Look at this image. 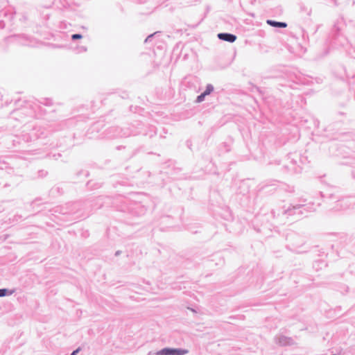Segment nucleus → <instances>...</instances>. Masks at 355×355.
<instances>
[{"label":"nucleus","instance_id":"nucleus-1","mask_svg":"<svg viewBox=\"0 0 355 355\" xmlns=\"http://www.w3.org/2000/svg\"><path fill=\"white\" fill-rule=\"evenodd\" d=\"M189 350L182 348L165 347L157 352H149L147 355H184Z\"/></svg>","mask_w":355,"mask_h":355},{"label":"nucleus","instance_id":"nucleus-2","mask_svg":"<svg viewBox=\"0 0 355 355\" xmlns=\"http://www.w3.org/2000/svg\"><path fill=\"white\" fill-rule=\"evenodd\" d=\"M304 211H307L305 205H297L295 206L288 207L287 209L284 210L283 214H288V216L297 214L299 216H301L304 214Z\"/></svg>","mask_w":355,"mask_h":355},{"label":"nucleus","instance_id":"nucleus-3","mask_svg":"<svg viewBox=\"0 0 355 355\" xmlns=\"http://www.w3.org/2000/svg\"><path fill=\"white\" fill-rule=\"evenodd\" d=\"M287 239L294 249L301 247L304 243V239L295 234H290L288 236Z\"/></svg>","mask_w":355,"mask_h":355},{"label":"nucleus","instance_id":"nucleus-4","mask_svg":"<svg viewBox=\"0 0 355 355\" xmlns=\"http://www.w3.org/2000/svg\"><path fill=\"white\" fill-rule=\"evenodd\" d=\"M275 340L280 346H292L296 343L293 338L283 335L276 336Z\"/></svg>","mask_w":355,"mask_h":355},{"label":"nucleus","instance_id":"nucleus-5","mask_svg":"<svg viewBox=\"0 0 355 355\" xmlns=\"http://www.w3.org/2000/svg\"><path fill=\"white\" fill-rule=\"evenodd\" d=\"M219 40L233 43L236 40V35L230 33H220L217 35Z\"/></svg>","mask_w":355,"mask_h":355},{"label":"nucleus","instance_id":"nucleus-6","mask_svg":"<svg viewBox=\"0 0 355 355\" xmlns=\"http://www.w3.org/2000/svg\"><path fill=\"white\" fill-rule=\"evenodd\" d=\"M267 24L270 25L272 27L275 28H286L288 24L286 22L283 21H277L272 19H267L266 21Z\"/></svg>","mask_w":355,"mask_h":355},{"label":"nucleus","instance_id":"nucleus-7","mask_svg":"<svg viewBox=\"0 0 355 355\" xmlns=\"http://www.w3.org/2000/svg\"><path fill=\"white\" fill-rule=\"evenodd\" d=\"M15 290H10L8 288H0V297L11 295L14 293Z\"/></svg>","mask_w":355,"mask_h":355},{"label":"nucleus","instance_id":"nucleus-8","mask_svg":"<svg viewBox=\"0 0 355 355\" xmlns=\"http://www.w3.org/2000/svg\"><path fill=\"white\" fill-rule=\"evenodd\" d=\"M214 91V86L211 84H207L205 90L203 92L207 96Z\"/></svg>","mask_w":355,"mask_h":355},{"label":"nucleus","instance_id":"nucleus-9","mask_svg":"<svg viewBox=\"0 0 355 355\" xmlns=\"http://www.w3.org/2000/svg\"><path fill=\"white\" fill-rule=\"evenodd\" d=\"M206 96L207 95L204 92L201 93L200 95H198L197 96L196 102V103H201L202 101H204V99H205Z\"/></svg>","mask_w":355,"mask_h":355},{"label":"nucleus","instance_id":"nucleus-10","mask_svg":"<svg viewBox=\"0 0 355 355\" xmlns=\"http://www.w3.org/2000/svg\"><path fill=\"white\" fill-rule=\"evenodd\" d=\"M157 32H155L153 34L149 35L144 40L145 43H148L152 40V39L154 37L155 35H156Z\"/></svg>","mask_w":355,"mask_h":355},{"label":"nucleus","instance_id":"nucleus-11","mask_svg":"<svg viewBox=\"0 0 355 355\" xmlns=\"http://www.w3.org/2000/svg\"><path fill=\"white\" fill-rule=\"evenodd\" d=\"M82 37H83V35L81 34H78V33L73 34L71 35L72 40H79V39H81Z\"/></svg>","mask_w":355,"mask_h":355},{"label":"nucleus","instance_id":"nucleus-12","mask_svg":"<svg viewBox=\"0 0 355 355\" xmlns=\"http://www.w3.org/2000/svg\"><path fill=\"white\" fill-rule=\"evenodd\" d=\"M81 347H79L76 349L73 350L70 355H77L78 353H79L81 351Z\"/></svg>","mask_w":355,"mask_h":355},{"label":"nucleus","instance_id":"nucleus-13","mask_svg":"<svg viewBox=\"0 0 355 355\" xmlns=\"http://www.w3.org/2000/svg\"><path fill=\"white\" fill-rule=\"evenodd\" d=\"M121 252L120 250H118V251L116 252L115 255L116 256H119L121 254Z\"/></svg>","mask_w":355,"mask_h":355}]
</instances>
